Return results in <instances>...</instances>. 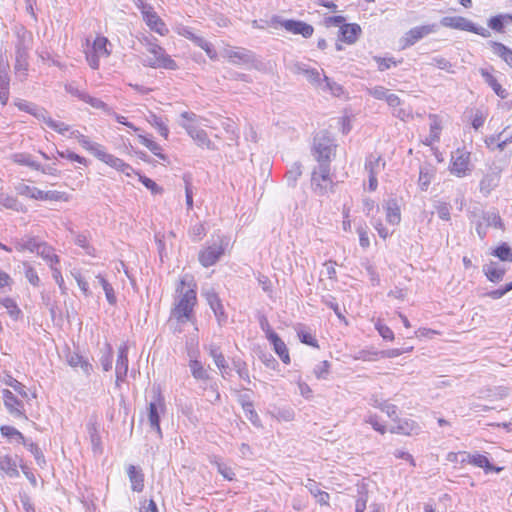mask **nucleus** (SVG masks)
Listing matches in <instances>:
<instances>
[{"label":"nucleus","instance_id":"1","mask_svg":"<svg viewBox=\"0 0 512 512\" xmlns=\"http://www.w3.org/2000/svg\"><path fill=\"white\" fill-rule=\"evenodd\" d=\"M178 297L171 310V318L177 323H196L195 308L198 304L197 284L193 276L185 275L176 287Z\"/></svg>","mask_w":512,"mask_h":512},{"label":"nucleus","instance_id":"2","mask_svg":"<svg viewBox=\"0 0 512 512\" xmlns=\"http://www.w3.org/2000/svg\"><path fill=\"white\" fill-rule=\"evenodd\" d=\"M71 136L74 137L86 151L90 152L99 161L128 177L131 176V172H133L132 166L124 160L109 153L103 145L91 141L89 137L78 131H72Z\"/></svg>","mask_w":512,"mask_h":512},{"label":"nucleus","instance_id":"3","mask_svg":"<svg viewBox=\"0 0 512 512\" xmlns=\"http://www.w3.org/2000/svg\"><path fill=\"white\" fill-rule=\"evenodd\" d=\"M113 46L109 39L103 35H96L94 39L86 38L83 53L89 67L93 70L100 68V60L109 58Z\"/></svg>","mask_w":512,"mask_h":512},{"label":"nucleus","instance_id":"4","mask_svg":"<svg viewBox=\"0 0 512 512\" xmlns=\"http://www.w3.org/2000/svg\"><path fill=\"white\" fill-rule=\"evenodd\" d=\"M143 65L152 69L177 70L178 63L160 44L147 40Z\"/></svg>","mask_w":512,"mask_h":512},{"label":"nucleus","instance_id":"5","mask_svg":"<svg viewBox=\"0 0 512 512\" xmlns=\"http://www.w3.org/2000/svg\"><path fill=\"white\" fill-rule=\"evenodd\" d=\"M471 151L465 146L458 147L451 152L449 172L458 177L468 176L472 171Z\"/></svg>","mask_w":512,"mask_h":512},{"label":"nucleus","instance_id":"6","mask_svg":"<svg viewBox=\"0 0 512 512\" xmlns=\"http://www.w3.org/2000/svg\"><path fill=\"white\" fill-rule=\"evenodd\" d=\"M336 145L327 132H322L314 137L313 155L319 164H329L335 155Z\"/></svg>","mask_w":512,"mask_h":512},{"label":"nucleus","instance_id":"7","mask_svg":"<svg viewBox=\"0 0 512 512\" xmlns=\"http://www.w3.org/2000/svg\"><path fill=\"white\" fill-rule=\"evenodd\" d=\"M181 117L186 121L183 123V128L187 131L189 136L196 142L200 147L211 149L213 143L209 139L208 134L203 130L196 120V115L191 112H183Z\"/></svg>","mask_w":512,"mask_h":512},{"label":"nucleus","instance_id":"8","mask_svg":"<svg viewBox=\"0 0 512 512\" xmlns=\"http://www.w3.org/2000/svg\"><path fill=\"white\" fill-rule=\"evenodd\" d=\"M270 26L277 29L282 27L285 31L293 35H301L303 38H310L314 34V27L301 20L287 19L281 20L279 17L274 16L270 20Z\"/></svg>","mask_w":512,"mask_h":512},{"label":"nucleus","instance_id":"9","mask_svg":"<svg viewBox=\"0 0 512 512\" xmlns=\"http://www.w3.org/2000/svg\"><path fill=\"white\" fill-rule=\"evenodd\" d=\"M228 241L225 237H219V240L211 245H208L200 250L198 254L199 263L205 267L215 265L220 258L225 254Z\"/></svg>","mask_w":512,"mask_h":512},{"label":"nucleus","instance_id":"10","mask_svg":"<svg viewBox=\"0 0 512 512\" xmlns=\"http://www.w3.org/2000/svg\"><path fill=\"white\" fill-rule=\"evenodd\" d=\"M138 7L141 11L143 21L152 32L158 34L159 36L168 35L169 29L166 23L151 5L141 3V5Z\"/></svg>","mask_w":512,"mask_h":512},{"label":"nucleus","instance_id":"11","mask_svg":"<svg viewBox=\"0 0 512 512\" xmlns=\"http://www.w3.org/2000/svg\"><path fill=\"white\" fill-rule=\"evenodd\" d=\"M441 24L444 27L471 32L474 34L481 35L483 37L488 36V32L484 28L477 27L470 20L462 16H447L441 19Z\"/></svg>","mask_w":512,"mask_h":512},{"label":"nucleus","instance_id":"12","mask_svg":"<svg viewBox=\"0 0 512 512\" xmlns=\"http://www.w3.org/2000/svg\"><path fill=\"white\" fill-rule=\"evenodd\" d=\"M0 433L8 441H15L25 446L36 458L40 456L42 457L38 445L34 442H28L25 436L15 427L10 425H2L0 427Z\"/></svg>","mask_w":512,"mask_h":512},{"label":"nucleus","instance_id":"13","mask_svg":"<svg viewBox=\"0 0 512 512\" xmlns=\"http://www.w3.org/2000/svg\"><path fill=\"white\" fill-rule=\"evenodd\" d=\"M435 30L436 25L434 24L421 25L411 28L402 38L403 48L414 45L424 37L433 33Z\"/></svg>","mask_w":512,"mask_h":512},{"label":"nucleus","instance_id":"14","mask_svg":"<svg viewBox=\"0 0 512 512\" xmlns=\"http://www.w3.org/2000/svg\"><path fill=\"white\" fill-rule=\"evenodd\" d=\"M3 403L9 413L15 417L27 420L23 403L8 389L2 391Z\"/></svg>","mask_w":512,"mask_h":512},{"label":"nucleus","instance_id":"15","mask_svg":"<svg viewBox=\"0 0 512 512\" xmlns=\"http://www.w3.org/2000/svg\"><path fill=\"white\" fill-rule=\"evenodd\" d=\"M178 34L180 36L185 37L186 39L191 40L197 46H199L201 49H203L205 51V53L207 54V56L211 60H215L217 58L218 54H217V51L214 49L213 45L210 42H208L207 40H205L203 37L195 35L190 28H188V27L181 28L178 31Z\"/></svg>","mask_w":512,"mask_h":512},{"label":"nucleus","instance_id":"16","mask_svg":"<svg viewBox=\"0 0 512 512\" xmlns=\"http://www.w3.org/2000/svg\"><path fill=\"white\" fill-rule=\"evenodd\" d=\"M430 120L429 134L423 140L425 146H433L440 141L441 132L443 129V121L437 114H430L428 116Z\"/></svg>","mask_w":512,"mask_h":512},{"label":"nucleus","instance_id":"17","mask_svg":"<svg viewBox=\"0 0 512 512\" xmlns=\"http://www.w3.org/2000/svg\"><path fill=\"white\" fill-rule=\"evenodd\" d=\"M362 29L357 23H346L340 26L338 39L347 45H352L357 42Z\"/></svg>","mask_w":512,"mask_h":512},{"label":"nucleus","instance_id":"18","mask_svg":"<svg viewBox=\"0 0 512 512\" xmlns=\"http://www.w3.org/2000/svg\"><path fill=\"white\" fill-rule=\"evenodd\" d=\"M165 403L162 394L159 392L157 396V403H150L148 407V419L150 425L153 429L156 430L159 436H162V431L160 427V416L159 410L164 411Z\"/></svg>","mask_w":512,"mask_h":512},{"label":"nucleus","instance_id":"19","mask_svg":"<svg viewBox=\"0 0 512 512\" xmlns=\"http://www.w3.org/2000/svg\"><path fill=\"white\" fill-rule=\"evenodd\" d=\"M389 432L392 434H400L404 436L417 435L420 432L419 424L409 418L398 419L397 424L389 428Z\"/></svg>","mask_w":512,"mask_h":512},{"label":"nucleus","instance_id":"20","mask_svg":"<svg viewBox=\"0 0 512 512\" xmlns=\"http://www.w3.org/2000/svg\"><path fill=\"white\" fill-rule=\"evenodd\" d=\"M383 210L385 214V220L387 224L391 226H397L401 222V206L398 203L397 199L391 198L388 199L383 204Z\"/></svg>","mask_w":512,"mask_h":512},{"label":"nucleus","instance_id":"21","mask_svg":"<svg viewBox=\"0 0 512 512\" xmlns=\"http://www.w3.org/2000/svg\"><path fill=\"white\" fill-rule=\"evenodd\" d=\"M480 74L483 77L486 84L494 91V93L501 99H506L509 95L508 91L502 87L493 68L480 69Z\"/></svg>","mask_w":512,"mask_h":512},{"label":"nucleus","instance_id":"22","mask_svg":"<svg viewBox=\"0 0 512 512\" xmlns=\"http://www.w3.org/2000/svg\"><path fill=\"white\" fill-rule=\"evenodd\" d=\"M268 341L271 344L273 351L280 358L282 363L289 365L291 363L290 352L282 338L276 334L275 336L268 339Z\"/></svg>","mask_w":512,"mask_h":512},{"label":"nucleus","instance_id":"23","mask_svg":"<svg viewBox=\"0 0 512 512\" xmlns=\"http://www.w3.org/2000/svg\"><path fill=\"white\" fill-rule=\"evenodd\" d=\"M331 183L332 179L329 164H320L319 171L312 173V184H314L316 188L323 190L327 185H331Z\"/></svg>","mask_w":512,"mask_h":512},{"label":"nucleus","instance_id":"24","mask_svg":"<svg viewBox=\"0 0 512 512\" xmlns=\"http://www.w3.org/2000/svg\"><path fill=\"white\" fill-rule=\"evenodd\" d=\"M413 350V347H408L405 350H401L398 348L389 349L385 351H374V352H363L362 358L364 360H377L380 358H395L400 356L403 353H408Z\"/></svg>","mask_w":512,"mask_h":512},{"label":"nucleus","instance_id":"25","mask_svg":"<svg viewBox=\"0 0 512 512\" xmlns=\"http://www.w3.org/2000/svg\"><path fill=\"white\" fill-rule=\"evenodd\" d=\"M127 474L131 483V488L135 492H142L144 489V474L139 467L129 465Z\"/></svg>","mask_w":512,"mask_h":512},{"label":"nucleus","instance_id":"26","mask_svg":"<svg viewBox=\"0 0 512 512\" xmlns=\"http://www.w3.org/2000/svg\"><path fill=\"white\" fill-rule=\"evenodd\" d=\"M436 175V167L432 164H425L420 168L418 185L422 191H426Z\"/></svg>","mask_w":512,"mask_h":512},{"label":"nucleus","instance_id":"27","mask_svg":"<svg viewBox=\"0 0 512 512\" xmlns=\"http://www.w3.org/2000/svg\"><path fill=\"white\" fill-rule=\"evenodd\" d=\"M483 273L487 280L492 283H498L504 279L505 268L499 266L496 262H490L483 267Z\"/></svg>","mask_w":512,"mask_h":512},{"label":"nucleus","instance_id":"28","mask_svg":"<svg viewBox=\"0 0 512 512\" xmlns=\"http://www.w3.org/2000/svg\"><path fill=\"white\" fill-rule=\"evenodd\" d=\"M512 23V14H499L488 19L487 25L498 33H504L505 26Z\"/></svg>","mask_w":512,"mask_h":512},{"label":"nucleus","instance_id":"29","mask_svg":"<svg viewBox=\"0 0 512 512\" xmlns=\"http://www.w3.org/2000/svg\"><path fill=\"white\" fill-rule=\"evenodd\" d=\"M489 47L494 55L501 58L507 65L512 68V49L496 41L491 42Z\"/></svg>","mask_w":512,"mask_h":512},{"label":"nucleus","instance_id":"30","mask_svg":"<svg viewBox=\"0 0 512 512\" xmlns=\"http://www.w3.org/2000/svg\"><path fill=\"white\" fill-rule=\"evenodd\" d=\"M296 333L301 343L319 349L320 346L316 338V335L308 327L300 325L296 329Z\"/></svg>","mask_w":512,"mask_h":512},{"label":"nucleus","instance_id":"31","mask_svg":"<svg viewBox=\"0 0 512 512\" xmlns=\"http://www.w3.org/2000/svg\"><path fill=\"white\" fill-rule=\"evenodd\" d=\"M37 255L40 256L49 266L60 263V259L55 253L54 248L46 242H41Z\"/></svg>","mask_w":512,"mask_h":512},{"label":"nucleus","instance_id":"32","mask_svg":"<svg viewBox=\"0 0 512 512\" xmlns=\"http://www.w3.org/2000/svg\"><path fill=\"white\" fill-rule=\"evenodd\" d=\"M0 470L9 477H17L19 475L16 459L8 454L0 457Z\"/></svg>","mask_w":512,"mask_h":512},{"label":"nucleus","instance_id":"33","mask_svg":"<svg viewBox=\"0 0 512 512\" xmlns=\"http://www.w3.org/2000/svg\"><path fill=\"white\" fill-rule=\"evenodd\" d=\"M490 254L502 262H512V247L506 242H502L497 245L492 249Z\"/></svg>","mask_w":512,"mask_h":512},{"label":"nucleus","instance_id":"34","mask_svg":"<svg viewBox=\"0 0 512 512\" xmlns=\"http://www.w3.org/2000/svg\"><path fill=\"white\" fill-rule=\"evenodd\" d=\"M207 301L211 307V309L214 311V314L217 318V320L220 322L224 321L226 319L224 307L222 305V302L218 295L216 293H210L207 296Z\"/></svg>","mask_w":512,"mask_h":512},{"label":"nucleus","instance_id":"35","mask_svg":"<svg viewBox=\"0 0 512 512\" xmlns=\"http://www.w3.org/2000/svg\"><path fill=\"white\" fill-rule=\"evenodd\" d=\"M15 189L17 194L20 196L34 200H41L42 198V190L38 189L37 187L30 186L25 183H19Z\"/></svg>","mask_w":512,"mask_h":512},{"label":"nucleus","instance_id":"36","mask_svg":"<svg viewBox=\"0 0 512 512\" xmlns=\"http://www.w3.org/2000/svg\"><path fill=\"white\" fill-rule=\"evenodd\" d=\"M252 54L245 49L236 48L227 52V59L233 64L247 63Z\"/></svg>","mask_w":512,"mask_h":512},{"label":"nucleus","instance_id":"37","mask_svg":"<svg viewBox=\"0 0 512 512\" xmlns=\"http://www.w3.org/2000/svg\"><path fill=\"white\" fill-rule=\"evenodd\" d=\"M373 59L376 62L377 70L380 72H384L392 67H396L403 62L402 59H395L391 56H375Z\"/></svg>","mask_w":512,"mask_h":512},{"label":"nucleus","instance_id":"38","mask_svg":"<svg viewBox=\"0 0 512 512\" xmlns=\"http://www.w3.org/2000/svg\"><path fill=\"white\" fill-rule=\"evenodd\" d=\"M138 138L140 143L144 145L146 148H148L159 159L163 161L168 160L167 156L162 152V148L158 143L144 135H139Z\"/></svg>","mask_w":512,"mask_h":512},{"label":"nucleus","instance_id":"39","mask_svg":"<svg viewBox=\"0 0 512 512\" xmlns=\"http://www.w3.org/2000/svg\"><path fill=\"white\" fill-rule=\"evenodd\" d=\"M209 354L212 357V359L214 360L215 365L221 372L225 371L228 368V364L225 359V356L222 353L219 346L211 345L209 347Z\"/></svg>","mask_w":512,"mask_h":512},{"label":"nucleus","instance_id":"40","mask_svg":"<svg viewBox=\"0 0 512 512\" xmlns=\"http://www.w3.org/2000/svg\"><path fill=\"white\" fill-rule=\"evenodd\" d=\"M41 242L42 241H39L35 237H29L22 242L17 243L15 248L18 252H30L37 254Z\"/></svg>","mask_w":512,"mask_h":512},{"label":"nucleus","instance_id":"41","mask_svg":"<svg viewBox=\"0 0 512 512\" xmlns=\"http://www.w3.org/2000/svg\"><path fill=\"white\" fill-rule=\"evenodd\" d=\"M189 367L192 376L197 380H208L209 374L204 365L197 359L190 360Z\"/></svg>","mask_w":512,"mask_h":512},{"label":"nucleus","instance_id":"42","mask_svg":"<svg viewBox=\"0 0 512 512\" xmlns=\"http://www.w3.org/2000/svg\"><path fill=\"white\" fill-rule=\"evenodd\" d=\"M147 121L150 125H152L154 128H156L159 132V134L167 140L169 137V129L165 123V121L162 120L161 117L157 116L154 113H150Z\"/></svg>","mask_w":512,"mask_h":512},{"label":"nucleus","instance_id":"43","mask_svg":"<svg viewBox=\"0 0 512 512\" xmlns=\"http://www.w3.org/2000/svg\"><path fill=\"white\" fill-rule=\"evenodd\" d=\"M385 165L386 163L381 156L370 157L365 163V169L368 171L369 175L377 176L379 171L385 168Z\"/></svg>","mask_w":512,"mask_h":512},{"label":"nucleus","instance_id":"44","mask_svg":"<svg viewBox=\"0 0 512 512\" xmlns=\"http://www.w3.org/2000/svg\"><path fill=\"white\" fill-rule=\"evenodd\" d=\"M68 363L71 367L80 368L86 374H90L92 371V365L79 354H74L68 359Z\"/></svg>","mask_w":512,"mask_h":512},{"label":"nucleus","instance_id":"45","mask_svg":"<svg viewBox=\"0 0 512 512\" xmlns=\"http://www.w3.org/2000/svg\"><path fill=\"white\" fill-rule=\"evenodd\" d=\"M23 267L25 278L27 279L29 284L32 285L33 287L40 286L41 280L35 267L32 266V264H30L27 261L23 262Z\"/></svg>","mask_w":512,"mask_h":512},{"label":"nucleus","instance_id":"46","mask_svg":"<svg viewBox=\"0 0 512 512\" xmlns=\"http://www.w3.org/2000/svg\"><path fill=\"white\" fill-rule=\"evenodd\" d=\"M331 371V363L328 360H323L317 364L313 369V374L318 380L328 379Z\"/></svg>","mask_w":512,"mask_h":512},{"label":"nucleus","instance_id":"47","mask_svg":"<svg viewBox=\"0 0 512 512\" xmlns=\"http://www.w3.org/2000/svg\"><path fill=\"white\" fill-rule=\"evenodd\" d=\"M132 175H137L138 176V179L139 181L147 188L149 189L153 194H161L163 192V188L161 186H159L155 181H153L152 179L144 176V175H141L139 172H136L133 170V172H131V176Z\"/></svg>","mask_w":512,"mask_h":512},{"label":"nucleus","instance_id":"48","mask_svg":"<svg viewBox=\"0 0 512 512\" xmlns=\"http://www.w3.org/2000/svg\"><path fill=\"white\" fill-rule=\"evenodd\" d=\"M70 196L66 192L60 191H43L42 190V198L40 201H56V202H67L69 201Z\"/></svg>","mask_w":512,"mask_h":512},{"label":"nucleus","instance_id":"49","mask_svg":"<svg viewBox=\"0 0 512 512\" xmlns=\"http://www.w3.org/2000/svg\"><path fill=\"white\" fill-rule=\"evenodd\" d=\"M1 305L7 310V313L13 318L18 319L21 315V310L17 303L10 297L3 298L0 301Z\"/></svg>","mask_w":512,"mask_h":512},{"label":"nucleus","instance_id":"50","mask_svg":"<svg viewBox=\"0 0 512 512\" xmlns=\"http://www.w3.org/2000/svg\"><path fill=\"white\" fill-rule=\"evenodd\" d=\"M28 55L24 50H20L17 52L16 63H15V71L21 72L24 76L27 75L28 71Z\"/></svg>","mask_w":512,"mask_h":512},{"label":"nucleus","instance_id":"51","mask_svg":"<svg viewBox=\"0 0 512 512\" xmlns=\"http://www.w3.org/2000/svg\"><path fill=\"white\" fill-rule=\"evenodd\" d=\"M366 422L369 423L375 431L379 432L382 435L389 432L386 423L382 421L380 417L376 414L369 415Z\"/></svg>","mask_w":512,"mask_h":512},{"label":"nucleus","instance_id":"52","mask_svg":"<svg viewBox=\"0 0 512 512\" xmlns=\"http://www.w3.org/2000/svg\"><path fill=\"white\" fill-rule=\"evenodd\" d=\"M9 99V77L5 73L0 75V101L2 105H6Z\"/></svg>","mask_w":512,"mask_h":512},{"label":"nucleus","instance_id":"53","mask_svg":"<svg viewBox=\"0 0 512 512\" xmlns=\"http://www.w3.org/2000/svg\"><path fill=\"white\" fill-rule=\"evenodd\" d=\"M97 278L105 292L108 302L110 304H115L116 303V295H115L114 289L111 286V284L108 283V281L102 275H98Z\"/></svg>","mask_w":512,"mask_h":512},{"label":"nucleus","instance_id":"54","mask_svg":"<svg viewBox=\"0 0 512 512\" xmlns=\"http://www.w3.org/2000/svg\"><path fill=\"white\" fill-rule=\"evenodd\" d=\"M79 97L83 102L89 104L93 108L101 109V110H108L107 104L99 98L92 97L85 93L81 94Z\"/></svg>","mask_w":512,"mask_h":512},{"label":"nucleus","instance_id":"55","mask_svg":"<svg viewBox=\"0 0 512 512\" xmlns=\"http://www.w3.org/2000/svg\"><path fill=\"white\" fill-rule=\"evenodd\" d=\"M52 271V276L57 283L58 287L60 288L62 294L66 293V286L64 282V278L62 276L61 270L59 268V264H54L52 266H49Z\"/></svg>","mask_w":512,"mask_h":512},{"label":"nucleus","instance_id":"56","mask_svg":"<svg viewBox=\"0 0 512 512\" xmlns=\"http://www.w3.org/2000/svg\"><path fill=\"white\" fill-rule=\"evenodd\" d=\"M45 122L51 129L59 134H65L66 132L70 131L69 125L65 124L64 122L55 121L51 118L45 119Z\"/></svg>","mask_w":512,"mask_h":512},{"label":"nucleus","instance_id":"57","mask_svg":"<svg viewBox=\"0 0 512 512\" xmlns=\"http://www.w3.org/2000/svg\"><path fill=\"white\" fill-rule=\"evenodd\" d=\"M487 118V113L483 110H476L471 117V125L475 129H479L483 126Z\"/></svg>","mask_w":512,"mask_h":512},{"label":"nucleus","instance_id":"58","mask_svg":"<svg viewBox=\"0 0 512 512\" xmlns=\"http://www.w3.org/2000/svg\"><path fill=\"white\" fill-rule=\"evenodd\" d=\"M325 89L330 91L334 96H341L344 93L343 87L333 81H331L327 76H324Z\"/></svg>","mask_w":512,"mask_h":512},{"label":"nucleus","instance_id":"59","mask_svg":"<svg viewBox=\"0 0 512 512\" xmlns=\"http://www.w3.org/2000/svg\"><path fill=\"white\" fill-rule=\"evenodd\" d=\"M375 328H376V330L378 331V333L381 335V337L383 339L389 340V341L394 340V333L391 330V328L388 327L387 325H385V324L381 323L380 321H378L375 324Z\"/></svg>","mask_w":512,"mask_h":512},{"label":"nucleus","instance_id":"60","mask_svg":"<svg viewBox=\"0 0 512 512\" xmlns=\"http://www.w3.org/2000/svg\"><path fill=\"white\" fill-rule=\"evenodd\" d=\"M316 501L322 506H329L330 495L326 491L320 489L310 490Z\"/></svg>","mask_w":512,"mask_h":512},{"label":"nucleus","instance_id":"61","mask_svg":"<svg viewBox=\"0 0 512 512\" xmlns=\"http://www.w3.org/2000/svg\"><path fill=\"white\" fill-rule=\"evenodd\" d=\"M512 290V281L506 283L503 287L488 292V296L492 299H500Z\"/></svg>","mask_w":512,"mask_h":512},{"label":"nucleus","instance_id":"62","mask_svg":"<svg viewBox=\"0 0 512 512\" xmlns=\"http://www.w3.org/2000/svg\"><path fill=\"white\" fill-rule=\"evenodd\" d=\"M469 463L481 468L489 467L488 458L482 454H474L469 456Z\"/></svg>","mask_w":512,"mask_h":512},{"label":"nucleus","instance_id":"63","mask_svg":"<svg viewBox=\"0 0 512 512\" xmlns=\"http://www.w3.org/2000/svg\"><path fill=\"white\" fill-rule=\"evenodd\" d=\"M375 230L377 231L380 238L386 240L392 235V232L383 224L382 220L378 219L373 223Z\"/></svg>","mask_w":512,"mask_h":512},{"label":"nucleus","instance_id":"64","mask_svg":"<svg viewBox=\"0 0 512 512\" xmlns=\"http://www.w3.org/2000/svg\"><path fill=\"white\" fill-rule=\"evenodd\" d=\"M302 73L311 83H318L321 81V73L315 68L303 69Z\"/></svg>","mask_w":512,"mask_h":512}]
</instances>
